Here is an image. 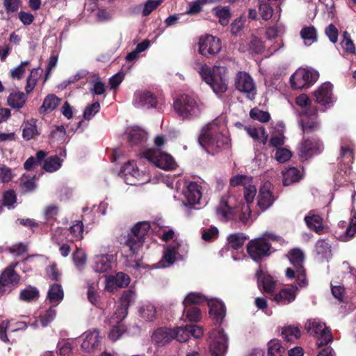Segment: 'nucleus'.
I'll return each mask as SVG.
<instances>
[{
	"label": "nucleus",
	"instance_id": "1",
	"mask_svg": "<svg viewBox=\"0 0 356 356\" xmlns=\"http://www.w3.org/2000/svg\"><path fill=\"white\" fill-rule=\"evenodd\" d=\"M256 193V186L252 179L244 186L245 202H238L235 195L227 193L221 197L216 208L217 216L222 220L238 219L243 223L252 222L250 204L253 202Z\"/></svg>",
	"mask_w": 356,
	"mask_h": 356
},
{
	"label": "nucleus",
	"instance_id": "2",
	"mask_svg": "<svg viewBox=\"0 0 356 356\" xmlns=\"http://www.w3.org/2000/svg\"><path fill=\"white\" fill-rule=\"evenodd\" d=\"M225 124L222 120L216 119L202 129L199 143L211 154H216L231 147V139L223 131Z\"/></svg>",
	"mask_w": 356,
	"mask_h": 356
},
{
	"label": "nucleus",
	"instance_id": "3",
	"mask_svg": "<svg viewBox=\"0 0 356 356\" xmlns=\"http://www.w3.org/2000/svg\"><path fill=\"white\" fill-rule=\"evenodd\" d=\"M195 70L215 93L221 94L227 90V70L225 67L214 65L211 67L206 63H200L196 64Z\"/></svg>",
	"mask_w": 356,
	"mask_h": 356
},
{
	"label": "nucleus",
	"instance_id": "4",
	"mask_svg": "<svg viewBox=\"0 0 356 356\" xmlns=\"http://www.w3.org/2000/svg\"><path fill=\"white\" fill-rule=\"evenodd\" d=\"M174 108L182 119L191 120L201 115L204 106L197 98L184 95L175 101Z\"/></svg>",
	"mask_w": 356,
	"mask_h": 356
},
{
	"label": "nucleus",
	"instance_id": "5",
	"mask_svg": "<svg viewBox=\"0 0 356 356\" xmlns=\"http://www.w3.org/2000/svg\"><path fill=\"white\" fill-rule=\"evenodd\" d=\"M288 256L293 267L288 268L286 270V276L289 279L296 277L300 288L307 286L308 282L306 280L305 271L302 266L305 259L302 251L300 249L294 248L289 252Z\"/></svg>",
	"mask_w": 356,
	"mask_h": 356
},
{
	"label": "nucleus",
	"instance_id": "6",
	"mask_svg": "<svg viewBox=\"0 0 356 356\" xmlns=\"http://www.w3.org/2000/svg\"><path fill=\"white\" fill-rule=\"evenodd\" d=\"M267 238L280 243L284 242L280 237L273 234H265L264 237L250 241L248 245V252L253 260L258 261L270 254V245L266 241Z\"/></svg>",
	"mask_w": 356,
	"mask_h": 356
},
{
	"label": "nucleus",
	"instance_id": "7",
	"mask_svg": "<svg viewBox=\"0 0 356 356\" xmlns=\"http://www.w3.org/2000/svg\"><path fill=\"white\" fill-rule=\"evenodd\" d=\"M188 252L186 245L177 240L166 245L163 257L157 264V268H168L175 261L183 259Z\"/></svg>",
	"mask_w": 356,
	"mask_h": 356
},
{
	"label": "nucleus",
	"instance_id": "8",
	"mask_svg": "<svg viewBox=\"0 0 356 356\" xmlns=\"http://www.w3.org/2000/svg\"><path fill=\"white\" fill-rule=\"evenodd\" d=\"M319 78V73L313 68H298L291 76L290 83L294 90L307 89Z\"/></svg>",
	"mask_w": 356,
	"mask_h": 356
},
{
	"label": "nucleus",
	"instance_id": "9",
	"mask_svg": "<svg viewBox=\"0 0 356 356\" xmlns=\"http://www.w3.org/2000/svg\"><path fill=\"white\" fill-rule=\"evenodd\" d=\"M83 238V224L81 220H76L67 230L60 227L56 229L51 234V240L57 245L64 241H77Z\"/></svg>",
	"mask_w": 356,
	"mask_h": 356
},
{
	"label": "nucleus",
	"instance_id": "10",
	"mask_svg": "<svg viewBox=\"0 0 356 356\" xmlns=\"http://www.w3.org/2000/svg\"><path fill=\"white\" fill-rule=\"evenodd\" d=\"M122 173L124 177V181L129 185L143 184L150 181L149 173L133 161H129L124 164Z\"/></svg>",
	"mask_w": 356,
	"mask_h": 356
},
{
	"label": "nucleus",
	"instance_id": "11",
	"mask_svg": "<svg viewBox=\"0 0 356 356\" xmlns=\"http://www.w3.org/2000/svg\"><path fill=\"white\" fill-rule=\"evenodd\" d=\"M149 227V224L145 221L135 225L127 236L124 247L127 248L132 254L137 252L142 246L144 237L148 232Z\"/></svg>",
	"mask_w": 356,
	"mask_h": 356
},
{
	"label": "nucleus",
	"instance_id": "12",
	"mask_svg": "<svg viewBox=\"0 0 356 356\" xmlns=\"http://www.w3.org/2000/svg\"><path fill=\"white\" fill-rule=\"evenodd\" d=\"M307 332L317 339L318 347L327 344L332 340V332L325 324L318 319H311L305 324Z\"/></svg>",
	"mask_w": 356,
	"mask_h": 356
},
{
	"label": "nucleus",
	"instance_id": "13",
	"mask_svg": "<svg viewBox=\"0 0 356 356\" xmlns=\"http://www.w3.org/2000/svg\"><path fill=\"white\" fill-rule=\"evenodd\" d=\"M143 154L150 163L161 169L171 170L176 166V163L172 156L159 149H149L144 152Z\"/></svg>",
	"mask_w": 356,
	"mask_h": 356
},
{
	"label": "nucleus",
	"instance_id": "14",
	"mask_svg": "<svg viewBox=\"0 0 356 356\" xmlns=\"http://www.w3.org/2000/svg\"><path fill=\"white\" fill-rule=\"evenodd\" d=\"M197 45L199 54L207 58L216 56L222 47L220 40L209 34L200 36Z\"/></svg>",
	"mask_w": 356,
	"mask_h": 356
},
{
	"label": "nucleus",
	"instance_id": "15",
	"mask_svg": "<svg viewBox=\"0 0 356 356\" xmlns=\"http://www.w3.org/2000/svg\"><path fill=\"white\" fill-rule=\"evenodd\" d=\"M354 145L351 142H344L341 145L339 161V171L337 173L341 176L350 171L351 164L353 163Z\"/></svg>",
	"mask_w": 356,
	"mask_h": 356
},
{
	"label": "nucleus",
	"instance_id": "16",
	"mask_svg": "<svg viewBox=\"0 0 356 356\" xmlns=\"http://www.w3.org/2000/svg\"><path fill=\"white\" fill-rule=\"evenodd\" d=\"M209 350L212 356H224L227 348V337L223 330L218 328L209 337Z\"/></svg>",
	"mask_w": 356,
	"mask_h": 356
},
{
	"label": "nucleus",
	"instance_id": "17",
	"mask_svg": "<svg viewBox=\"0 0 356 356\" xmlns=\"http://www.w3.org/2000/svg\"><path fill=\"white\" fill-rule=\"evenodd\" d=\"M136 294L133 290L129 289L123 292L120 299V305L117 307L112 316L111 321L120 323L126 318L128 314V308L135 302Z\"/></svg>",
	"mask_w": 356,
	"mask_h": 356
},
{
	"label": "nucleus",
	"instance_id": "18",
	"mask_svg": "<svg viewBox=\"0 0 356 356\" xmlns=\"http://www.w3.org/2000/svg\"><path fill=\"white\" fill-rule=\"evenodd\" d=\"M236 88L253 99L256 95V86L252 78L245 72H238L235 77Z\"/></svg>",
	"mask_w": 356,
	"mask_h": 356
},
{
	"label": "nucleus",
	"instance_id": "19",
	"mask_svg": "<svg viewBox=\"0 0 356 356\" xmlns=\"http://www.w3.org/2000/svg\"><path fill=\"white\" fill-rule=\"evenodd\" d=\"M315 102L323 106H330L334 99V86L330 81L321 83L312 93Z\"/></svg>",
	"mask_w": 356,
	"mask_h": 356
},
{
	"label": "nucleus",
	"instance_id": "20",
	"mask_svg": "<svg viewBox=\"0 0 356 356\" xmlns=\"http://www.w3.org/2000/svg\"><path fill=\"white\" fill-rule=\"evenodd\" d=\"M19 281V275L14 271V266L8 267L0 276V294L11 291Z\"/></svg>",
	"mask_w": 356,
	"mask_h": 356
},
{
	"label": "nucleus",
	"instance_id": "21",
	"mask_svg": "<svg viewBox=\"0 0 356 356\" xmlns=\"http://www.w3.org/2000/svg\"><path fill=\"white\" fill-rule=\"evenodd\" d=\"M113 256L108 254H95L91 259V268L97 273L108 272L112 268Z\"/></svg>",
	"mask_w": 356,
	"mask_h": 356
},
{
	"label": "nucleus",
	"instance_id": "22",
	"mask_svg": "<svg viewBox=\"0 0 356 356\" xmlns=\"http://www.w3.org/2000/svg\"><path fill=\"white\" fill-rule=\"evenodd\" d=\"M182 194L185 205H196L200 204L202 197L201 187L196 182H190L183 189Z\"/></svg>",
	"mask_w": 356,
	"mask_h": 356
},
{
	"label": "nucleus",
	"instance_id": "23",
	"mask_svg": "<svg viewBox=\"0 0 356 356\" xmlns=\"http://www.w3.org/2000/svg\"><path fill=\"white\" fill-rule=\"evenodd\" d=\"M321 150V145L316 138H306L304 136L303 140L298 147V154L303 159H307L314 154L319 153Z\"/></svg>",
	"mask_w": 356,
	"mask_h": 356
},
{
	"label": "nucleus",
	"instance_id": "24",
	"mask_svg": "<svg viewBox=\"0 0 356 356\" xmlns=\"http://www.w3.org/2000/svg\"><path fill=\"white\" fill-rule=\"evenodd\" d=\"M300 289L298 282L290 288H283L273 295V300L280 305H288L295 300L297 291Z\"/></svg>",
	"mask_w": 356,
	"mask_h": 356
},
{
	"label": "nucleus",
	"instance_id": "25",
	"mask_svg": "<svg viewBox=\"0 0 356 356\" xmlns=\"http://www.w3.org/2000/svg\"><path fill=\"white\" fill-rule=\"evenodd\" d=\"M133 104L137 108H149L156 106V100L150 92L137 91L134 94Z\"/></svg>",
	"mask_w": 356,
	"mask_h": 356
},
{
	"label": "nucleus",
	"instance_id": "26",
	"mask_svg": "<svg viewBox=\"0 0 356 356\" xmlns=\"http://www.w3.org/2000/svg\"><path fill=\"white\" fill-rule=\"evenodd\" d=\"M101 337L98 330H90L84 333L81 348L86 352H91L100 344Z\"/></svg>",
	"mask_w": 356,
	"mask_h": 356
},
{
	"label": "nucleus",
	"instance_id": "27",
	"mask_svg": "<svg viewBox=\"0 0 356 356\" xmlns=\"http://www.w3.org/2000/svg\"><path fill=\"white\" fill-rule=\"evenodd\" d=\"M126 134L127 140L131 145H141L147 138V133L138 127H128L126 130Z\"/></svg>",
	"mask_w": 356,
	"mask_h": 356
},
{
	"label": "nucleus",
	"instance_id": "28",
	"mask_svg": "<svg viewBox=\"0 0 356 356\" xmlns=\"http://www.w3.org/2000/svg\"><path fill=\"white\" fill-rule=\"evenodd\" d=\"M295 102L299 107L304 109L301 115L306 116L317 115L318 108L312 104V100L307 95L301 94L298 95L296 97Z\"/></svg>",
	"mask_w": 356,
	"mask_h": 356
},
{
	"label": "nucleus",
	"instance_id": "29",
	"mask_svg": "<svg viewBox=\"0 0 356 356\" xmlns=\"http://www.w3.org/2000/svg\"><path fill=\"white\" fill-rule=\"evenodd\" d=\"M209 314L216 323H221L226 314V308L224 303L218 299H211L208 301Z\"/></svg>",
	"mask_w": 356,
	"mask_h": 356
},
{
	"label": "nucleus",
	"instance_id": "30",
	"mask_svg": "<svg viewBox=\"0 0 356 356\" xmlns=\"http://www.w3.org/2000/svg\"><path fill=\"white\" fill-rule=\"evenodd\" d=\"M274 198L270 191L269 186L265 185L262 186L259 193L257 197V205L261 211H264L269 208L273 203Z\"/></svg>",
	"mask_w": 356,
	"mask_h": 356
},
{
	"label": "nucleus",
	"instance_id": "31",
	"mask_svg": "<svg viewBox=\"0 0 356 356\" xmlns=\"http://www.w3.org/2000/svg\"><path fill=\"white\" fill-rule=\"evenodd\" d=\"M152 338L156 344L163 345L175 339V332L170 328H159L154 332Z\"/></svg>",
	"mask_w": 356,
	"mask_h": 356
},
{
	"label": "nucleus",
	"instance_id": "32",
	"mask_svg": "<svg viewBox=\"0 0 356 356\" xmlns=\"http://www.w3.org/2000/svg\"><path fill=\"white\" fill-rule=\"evenodd\" d=\"M283 177V184L284 186H290L296 182L299 181L302 177V172L295 167H291L282 172Z\"/></svg>",
	"mask_w": 356,
	"mask_h": 356
},
{
	"label": "nucleus",
	"instance_id": "33",
	"mask_svg": "<svg viewBox=\"0 0 356 356\" xmlns=\"http://www.w3.org/2000/svg\"><path fill=\"white\" fill-rule=\"evenodd\" d=\"M36 122V120L31 119L22 124V136L25 140H29L40 134Z\"/></svg>",
	"mask_w": 356,
	"mask_h": 356
},
{
	"label": "nucleus",
	"instance_id": "34",
	"mask_svg": "<svg viewBox=\"0 0 356 356\" xmlns=\"http://www.w3.org/2000/svg\"><path fill=\"white\" fill-rule=\"evenodd\" d=\"M304 136L306 134L316 130L318 127V122L316 120V115L315 116H306L301 115V118L299 121Z\"/></svg>",
	"mask_w": 356,
	"mask_h": 356
},
{
	"label": "nucleus",
	"instance_id": "35",
	"mask_svg": "<svg viewBox=\"0 0 356 356\" xmlns=\"http://www.w3.org/2000/svg\"><path fill=\"white\" fill-rule=\"evenodd\" d=\"M247 134L254 140L258 141L262 144H266L268 140V134L266 132L265 129L263 127H245L244 128Z\"/></svg>",
	"mask_w": 356,
	"mask_h": 356
},
{
	"label": "nucleus",
	"instance_id": "36",
	"mask_svg": "<svg viewBox=\"0 0 356 356\" xmlns=\"http://www.w3.org/2000/svg\"><path fill=\"white\" fill-rule=\"evenodd\" d=\"M56 316V309L53 307H50L49 309L45 311L44 313L40 314L39 321L35 320L30 324V326L37 328L39 327V323H40L42 327H47L51 321H54Z\"/></svg>",
	"mask_w": 356,
	"mask_h": 356
},
{
	"label": "nucleus",
	"instance_id": "37",
	"mask_svg": "<svg viewBox=\"0 0 356 356\" xmlns=\"http://www.w3.org/2000/svg\"><path fill=\"white\" fill-rule=\"evenodd\" d=\"M257 277L258 283L259 284H262L265 292L270 293L273 291L275 287V281L270 275L263 272L261 270H258L257 272Z\"/></svg>",
	"mask_w": 356,
	"mask_h": 356
},
{
	"label": "nucleus",
	"instance_id": "38",
	"mask_svg": "<svg viewBox=\"0 0 356 356\" xmlns=\"http://www.w3.org/2000/svg\"><path fill=\"white\" fill-rule=\"evenodd\" d=\"M300 35L307 46H309L317 41V31L313 26H304L301 29Z\"/></svg>",
	"mask_w": 356,
	"mask_h": 356
},
{
	"label": "nucleus",
	"instance_id": "39",
	"mask_svg": "<svg viewBox=\"0 0 356 356\" xmlns=\"http://www.w3.org/2000/svg\"><path fill=\"white\" fill-rule=\"evenodd\" d=\"M61 286L57 284L51 285L48 291L47 298L50 303L58 305L63 298Z\"/></svg>",
	"mask_w": 356,
	"mask_h": 356
},
{
	"label": "nucleus",
	"instance_id": "40",
	"mask_svg": "<svg viewBox=\"0 0 356 356\" xmlns=\"http://www.w3.org/2000/svg\"><path fill=\"white\" fill-rule=\"evenodd\" d=\"M63 159L58 156L47 158L43 163V169L48 172H54L58 170L63 164Z\"/></svg>",
	"mask_w": 356,
	"mask_h": 356
},
{
	"label": "nucleus",
	"instance_id": "41",
	"mask_svg": "<svg viewBox=\"0 0 356 356\" xmlns=\"http://www.w3.org/2000/svg\"><path fill=\"white\" fill-rule=\"evenodd\" d=\"M140 316L146 321H152L156 316V308L149 303H143L138 309Z\"/></svg>",
	"mask_w": 356,
	"mask_h": 356
},
{
	"label": "nucleus",
	"instance_id": "42",
	"mask_svg": "<svg viewBox=\"0 0 356 356\" xmlns=\"http://www.w3.org/2000/svg\"><path fill=\"white\" fill-rule=\"evenodd\" d=\"M26 99L25 95L23 92H15L8 96V104L14 108H20L24 106Z\"/></svg>",
	"mask_w": 356,
	"mask_h": 356
},
{
	"label": "nucleus",
	"instance_id": "43",
	"mask_svg": "<svg viewBox=\"0 0 356 356\" xmlns=\"http://www.w3.org/2000/svg\"><path fill=\"white\" fill-rule=\"evenodd\" d=\"M282 335L286 341L290 342L299 339L301 332L298 327L289 325L283 327Z\"/></svg>",
	"mask_w": 356,
	"mask_h": 356
},
{
	"label": "nucleus",
	"instance_id": "44",
	"mask_svg": "<svg viewBox=\"0 0 356 356\" xmlns=\"http://www.w3.org/2000/svg\"><path fill=\"white\" fill-rule=\"evenodd\" d=\"M60 99L54 95H49L43 101L40 107V112L48 113L54 110L58 105Z\"/></svg>",
	"mask_w": 356,
	"mask_h": 356
},
{
	"label": "nucleus",
	"instance_id": "45",
	"mask_svg": "<svg viewBox=\"0 0 356 356\" xmlns=\"http://www.w3.org/2000/svg\"><path fill=\"white\" fill-rule=\"evenodd\" d=\"M285 349L278 339H272L268 343V356H283Z\"/></svg>",
	"mask_w": 356,
	"mask_h": 356
},
{
	"label": "nucleus",
	"instance_id": "46",
	"mask_svg": "<svg viewBox=\"0 0 356 356\" xmlns=\"http://www.w3.org/2000/svg\"><path fill=\"white\" fill-rule=\"evenodd\" d=\"M305 220L308 227L313 229L315 232L320 233L323 229V220L318 215H308L305 218Z\"/></svg>",
	"mask_w": 356,
	"mask_h": 356
},
{
	"label": "nucleus",
	"instance_id": "47",
	"mask_svg": "<svg viewBox=\"0 0 356 356\" xmlns=\"http://www.w3.org/2000/svg\"><path fill=\"white\" fill-rule=\"evenodd\" d=\"M315 251L321 258L331 256V245L325 240H318L315 245Z\"/></svg>",
	"mask_w": 356,
	"mask_h": 356
},
{
	"label": "nucleus",
	"instance_id": "48",
	"mask_svg": "<svg viewBox=\"0 0 356 356\" xmlns=\"http://www.w3.org/2000/svg\"><path fill=\"white\" fill-rule=\"evenodd\" d=\"M247 237L242 233L230 234L227 238L229 245L234 250L242 247Z\"/></svg>",
	"mask_w": 356,
	"mask_h": 356
},
{
	"label": "nucleus",
	"instance_id": "49",
	"mask_svg": "<svg viewBox=\"0 0 356 356\" xmlns=\"http://www.w3.org/2000/svg\"><path fill=\"white\" fill-rule=\"evenodd\" d=\"M112 316L109 319V323L111 326H113V328L110 331L108 334V337L111 340L115 341L120 339V337L122 336V333L124 331V328L122 324V321H121L120 323H113L111 321Z\"/></svg>",
	"mask_w": 356,
	"mask_h": 356
},
{
	"label": "nucleus",
	"instance_id": "50",
	"mask_svg": "<svg viewBox=\"0 0 356 356\" xmlns=\"http://www.w3.org/2000/svg\"><path fill=\"white\" fill-rule=\"evenodd\" d=\"M259 12L263 19H270L273 16V8L271 4L264 0H259Z\"/></svg>",
	"mask_w": 356,
	"mask_h": 356
},
{
	"label": "nucleus",
	"instance_id": "51",
	"mask_svg": "<svg viewBox=\"0 0 356 356\" xmlns=\"http://www.w3.org/2000/svg\"><path fill=\"white\" fill-rule=\"evenodd\" d=\"M72 259L76 268L82 269L86 264L87 255L83 250L77 248L72 254Z\"/></svg>",
	"mask_w": 356,
	"mask_h": 356
},
{
	"label": "nucleus",
	"instance_id": "52",
	"mask_svg": "<svg viewBox=\"0 0 356 356\" xmlns=\"http://www.w3.org/2000/svg\"><path fill=\"white\" fill-rule=\"evenodd\" d=\"M213 12L216 17L219 19V22L222 26H227L229 24L230 13L227 8L217 7L213 9Z\"/></svg>",
	"mask_w": 356,
	"mask_h": 356
},
{
	"label": "nucleus",
	"instance_id": "53",
	"mask_svg": "<svg viewBox=\"0 0 356 356\" xmlns=\"http://www.w3.org/2000/svg\"><path fill=\"white\" fill-rule=\"evenodd\" d=\"M206 300V298L201 293L191 292L186 296L183 301V305L184 307H187L191 304H200Z\"/></svg>",
	"mask_w": 356,
	"mask_h": 356
},
{
	"label": "nucleus",
	"instance_id": "54",
	"mask_svg": "<svg viewBox=\"0 0 356 356\" xmlns=\"http://www.w3.org/2000/svg\"><path fill=\"white\" fill-rule=\"evenodd\" d=\"M356 234V213L351 218L349 225L346 228L344 236H340L339 240L342 241H348L350 238H353Z\"/></svg>",
	"mask_w": 356,
	"mask_h": 356
},
{
	"label": "nucleus",
	"instance_id": "55",
	"mask_svg": "<svg viewBox=\"0 0 356 356\" xmlns=\"http://www.w3.org/2000/svg\"><path fill=\"white\" fill-rule=\"evenodd\" d=\"M38 295L39 292L38 289L29 286L21 291L20 298L25 301H30L36 299Z\"/></svg>",
	"mask_w": 356,
	"mask_h": 356
},
{
	"label": "nucleus",
	"instance_id": "56",
	"mask_svg": "<svg viewBox=\"0 0 356 356\" xmlns=\"http://www.w3.org/2000/svg\"><path fill=\"white\" fill-rule=\"evenodd\" d=\"M29 62L26 60L22 62L18 66L13 68L10 71V75L13 79H21L29 66Z\"/></svg>",
	"mask_w": 356,
	"mask_h": 356
},
{
	"label": "nucleus",
	"instance_id": "57",
	"mask_svg": "<svg viewBox=\"0 0 356 356\" xmlns=\"http://www.w3.org/2000/svg\"><path fill=\"white\" fill-rule=\"evenodd\" d=\"M250 115L252 119L261 122H267L270 118V114L268 112L261 111L257 108L251 109Z\"/></svg>",
	"mask_w": 356,
	"mask_h": 356
},
{
	"label": "nucleus",
	"instance_id": "58",
	"mask_svg": "<svg viewBox=\"0 0 356 356\" xmlns=\"http://www.w3.org/2000/svg\"><path fill=\"white\" fill-rule=\"evenodd\" d=\"M163 0H148L143 6V16H148L153 10L158 8Z\"/></svg>",
	"mask_w": 356,
	"mask_h": 356
},
{
	"label": "nucleus",
	"instance_id": "59",
	"mask_svg": "<svg viewBox=\"0 0 356 356\" xmlns=\"http://www.w3.org/2000/svg\"><path fill=\"white\" fill-rule=\"evenodd\" d=\"M97 283H92L88 285V299L94 305H97L99 301V296L97 292Z\"/></svg>",
	"mask_w": 356,
	"mask_h": 356
},
{
	"label": "nucleus",
	"instance_id": "60",
	"mask_svg": "<svg viewBox=\"0 0 356 356\" xmlns=\"http://www.w3.org/2000/svg\"><path fill=\"white\" fill-rule=\"evenodd\" d=\"M172 330L175 332V338L179 342H185L190 337L187 325L185 327H178L176 329H172Z\"/></svg>",
	"mask_w": 356,
	"mask_h": 356
},
{
	"label": "nucleus",
	"instance_id": "61",
	"mask_svg": "<svg viewBox=\"0 0 356 356\" xmlns=\"http://www.w3.org/2000/svg\"><path fill=\"white\" fill-rule=\"evenodd\" d=\"M38 78V70L33 69L31 71L30 75L29 76L26 81V86L25 90L26 93H30L36 85V82Z\"/></svg>",
	"mask_w": 356,
	"mask_h": 356
},
{
	"label": "nucleus",
	"instance_id": "62",
	"mask_svg": "<svg viewBox=\"0 0 356 356\" xmlns=\"http://www.w3.org/2000/svg\"><path fill=\"white\" fill-rule=\"evenodd\" d=\"M252 181V177L242 175H238L231 178L230 179V185L232 186H243V187L248 184V183H250Z\"/></svg>",
	"mask_w": 356,
	"mask_h": 356
},
{
	"label": "nucleus",
	"instance_id": "63",
	"mask_svg": "<svg viewBox=\"0 0 356 356\" xmlns=\"http://www.w3.org/2000/svg\"><path fill=\"white\" fill-rule=\"evenodd\" d=\"M291 152L286 148H279L276 150L275 159L279 163H284L289 161L291 157Z\"/></svg>",
	"mask_w": 356,
	"mask_h": 356
},
{
	"label": "nucleus",
	"instance_id": "64",
	"mask_svg": "<svg viewBox=\"0 0 356 356\" xmlns=\"http://www.w3.org/2000/svg\"><path fill=\"white\" fill-rule=\"evenodd\" d=\"M21 184L23 190L26 192L32 191L35 188L34 178L25 175L21 178Z\"/></svg>",
	"mask_w": 356,
	"mask_h": 356
}]
</instances>
